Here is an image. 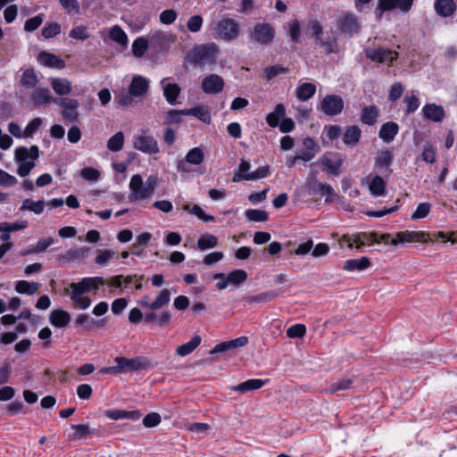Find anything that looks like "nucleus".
<instances>
[{
  "instance_id": "nucleus-1",
  "label": "nucleus",
  "mask_w": 457,
  "mask_h": 457,
  "mask_svg": "<svg viewBox=\"0 0 457 457\" xmlns=\"http://www.w3.org/2000/svg\"><path fill=\"white\" fill-rule=\"evenodd\" d=\"M220 49L216 43L209 42L195 46L186 54V60L195 68L214 66Z\"/></svg>"
},
{
  "instance_id": "nucleus-2",
  "label": "nucleus",
  "mask_w": 457,
  "mask_h": 457,
  "mask_svg": "<svg viewBox=\"0 0 457 457\" xmlns=\"http://www.w3.org/2000/svg\"><path fill=\"white\" fill-rule=\"evenodd\" d=\"M39 157V148L32 145L29 149L26 146L17 147L14 151V160L20 163L17 169V174L21 178H25L36 166L35 160Z\"/></svg>"
},
{
  "instance_id": "nucleus-3",
  "label": "nucleus",
  "mask_w": 457,
  "mask_h": 457,
  "mask_svg": "<svg viewBox=\"0 0 457 457\" xmlns=\"http://www.w3.org/2000/svg\"><path fill=\"white\" fill-rule=\"evenodd\" d=\"M213 30L216 38L231 42L238 37L240 26L236 20L227 18L218 21Z\"/></svg>"
},
{
  "instance_id": "nucleus-4",
  "label": "nucleus",
  "mask_w": 457,
  "mask_h": 457,
  "mask_svg": "<svg viewBox=\"0 0 457 457\" xmlns=\"http://www.w3.org/2000/svg\"><path fill=\"white\" fill-rule=\"evenodd\" d=\"M54 104L62 108V117L65 122H77L79 120V103L77 99L61 97L54 101Z\"/></svg>"
},
{
  "instance_id": "nucleus-5",
  "label": "nucleus",
  "mask_w": 457,
  "mask_h": 457,
  "mask_svg": "<svg viewBox=\"0 0 457 457\" xmlns=\"http://www.w3.org/2000/svg\"><path fill=\"white\" fill-rule=\"evenodd\" d=\"M308 27L312 31V35L315 40V43L324 49V52L328 54L337 52V39H327L321 38L323 27L321 23L317 20H312L308 23Z\"/></svg>"
},
{
  "instance_id": "nucleus-6",
  "label": "nucleus",
  "mask_w": 457,
  "mask_h": 457,
  "mask_svg": "<svg viewBox=\"0 0 457 457\" xmlns=\"http://www.w3.org/2000/svg\"><path fill=\"white\" fill-rule=\"evenodd\" d=\"M129 187L130 193L128 198L130 202L141 201L153 195L145 186L143 179L139 174H135L131 177Z\"/></svg>"
},
{
  "instance_id": "nucleus-7",
  "label": "nucleus",
  "mask_w": 457,
  "mask_h": 457,
  "mask_svg": "<svg viewBox=\"0 0 457 457\" xmlns=\"http://www.w3.org/2000/svg\"><path fill=\"white\" fill-rule=\"evenodd\" d=\"M338 29L340 32L347 37H353L361 29L360 20L352 12H344L338 19Z\"/></svg>"
},
{
  "instance_id": "nucleus-8",
  "label": "nucleus",
  "mask_w": 457,
  "mask_h": 457,
  "mask_svg": "<svg viewBox=\"0 0 457 457\" xmlns=\"http://www.w3.org/2000/svg\"><path fill=\"white\" fill-rule=\"evenodd\" d=\"M344 108L345 102L338 95H327L320 104V109L328 116H337Z\"/></svg>"
},
{
  "instance_id": "nucleus-9",
  "label": "nucleus",
  "mask_w": 457,
  "mask_h": 457,
  "mask_svg": "<svg viewBox=\"0 0 457 457\" xmlns=\"http://www.w3.org/2000/svg\"><path fill=\"white\" fill-rule=\"evenodd\" d=\"M274 27L270 23H256L253 29L252 37L261 45H270L275 37Z\"/></svg>"
},
{
  "instance_id": "nucleus-10",
  "label": "nucleus",
  "mask_w": 457,
  "mask_h": 457,
  "mask_svg": "<svg viewBox=\"0 0 457 457\" xmlns=\"http://www.w3.org/2000/svg\"><path fill=\"white\" fill-rule=\"evenodd\" d=\"M134 148L144 154H157L159 153L158 143L155 138L150 135H137L133 140Z\"/></svg>"
},
{
  "instance_id": "nucleus-11",
  "label": "nucleus",
  "mask_w": 457,
  "mask_h": 457,
  "mask_svg": "<svg viewBox=\"0 0 457 457\" xmlns=\"http://www.w3.org/2000/svg\"><path fill=\"white\" fill-rule=\"evenodd\" d=\"M365 55L368 59L378 63H384L386 62H393L398 57V54L396 52L383 47L367 48L365 50Z\"/></svg>"
},
{
  "instance_id": "nucleus-12",
  "label": "nucleus",
  "mask_w": 457,
  "mask_h": 457,
  "mask_svg": "<svg viewBox=\"0 0 457 457\" xmlns=\"http://www.w3.org/2000/svg\"><path fill=\"white\" fill-rule=\"evenodd\" d=\"M429 238V234L424 231H403L398 232L395 238L390 241L392 245H397L399 243L426 242Z\"/></svg>"
},
{
  "instance_id": "nucleus-13",
  "label": "nucleus",
  "mask_w": 457,
  "mask_h": 457,
  "mask_svg": "<svg viewBox=\"0 0 457 457\" xmlns=\"http://www.w3.org/2000/svg\"><path fill=\"white\" fill-rule=\"evenodd\" d=\"M224 86V79L217 74H210L204 77L201 83L202 90L208 95H217L220 93Z\"/></svg>"
},
{
  "instance_id": "nucleus-14",
  "label": "nucleus",
  "mask_w": 457,
  "mask_h": 457,
  "mask_svg": "<svg viewBox=\"0 0 457 457\" xmlns=\"http://www.w3.org/2000/svg\"><path fill=\"white\" fill-rule=\"evenodd\" d=\"M170 301V291L167 288H164L160 291L158 295L156 296L155 300L153 302L149 301V297L147 295L144 296L139 303L151 310V311H156L159 309H162V307L169 304Z\"/></svg>"
},
{
  "instance_id": "nucleus-15",
  "label": "nucleus",
  "mask_w": 457,
  "mask_h": 457,
  "mask_svg": "<svg viewBox=\"0 0 457 457\" xmlns=\"http://www.w3.org/2000/svg\"><path fill=\"white\" fill-rule=\"evenodd\" d=\"M413 4V0H378V10L380 12L399 9L403 12H408Z\"/></svg>"
},
{
  "instance_id": "nucleus-16",
  "label": "nucleus",
  "mask_w": 457,
  "mask_h": 457,
  "mask_svg": "<svg viewBox=\"0 0 457 457\" xmlns=\"http://www.w3.org/2000/svg\"><path fill=\"white\" fill-rule=\"evenodd\" d=\"M115 361L120 365V372L124 370H139L149 366V360L145 357H135L132 359L116 357Z\"/></svg>"
},
{
  "instance_id": "nucleus-17",
  "label": "nucleus",
  "mask_w": 457,
  "mask_h": 457,
  "mask_svg": "<svg viewBox=\"0 0 457 457\" xmlns=\"http://www.w3.org/2000/svg\"><path fill=\"white\" fill-rule=\"evenodd\" d=\"M58 97H54L48 88L36 87L30 96V101L35 107H41L47 105L51 103L54 104V101Z\"/></svg>"
},
{
  "instance_id": "nucleus-18",
  "label": "nucleus",
  "mask_w": 457,
  "mask_h": 457,
  "mask_svg": "<svg viewBox=\"0 0 457 457\" xmlns=\"http://www.w3.org/2000/svg\"><path fill=\"white\" fill-rule=\"evenodd\" d=\"M320 162L330 174L337 176L340 173L343 160L337 154L326 153L320 157Z\"/></svg>"
},
{
  "instance_id": "nucleus-19",
  "label": "nucleus",
  "mask_w": 457,
  "mask_h": 457,
  "mask_svg": "<svg viewBox=\"0 0 457 457\" xmlns=\"http://www.w3.org/2000/svg\"><path fill=\"white\" fill-rule=\"evenodd\" d=\"M149 89V80L141 75H136L132 78L129 87V93L134 97L145 96Z\"/></svg>"
},
{
  "instance_id": "nucleus-20",
  "label": "nucleus",
  "mask_w": 457,
  "mask_h": 457,
  "mask_svg": "<svg viewBox=\"0 0 457 457\" xmlns=\"http://www.w3.org/2000/svg\"><path fill=\"white\" fill-rule=\"evenodd\" d=\"M422 113L425 119L434 122H441L445 117L443 106L436 104H425L422 108Z\"/></svg>"
},
{
  "instance_id": "nucleus-21",
  "label": "nucleus",
  "mask_w": 457,
  "mask_h": 457,
  "mask_svg": "<svg viewBox=\"0 0 457 457\" xmlns=\"http://www.w3.org/2000/svg\"><path fill=\"white\" fill-rule=\"evenodd\" d=\"M168 80V78L162 79L160 85L163 90V96L166 101L170 104H174L180 94L181 88L178 84L169 83Z\"/></svg>"
},
{
  "instance_id": "nucleus-22",
  "label": "nucleus",
  "mask_w": 457,
  "mask_h": 457,
  "mask_svg": "<svg viewBox=\"0 0 457 457\" xmlns=\"http://www.w3.org/2000/svg\"><path fill=\"white\" fill-rule=\"evenodd\" d=\"M104 415L112 420H118L122 419L137 420L142 416L139 411H125L120 409L107 410L105 411Z\"/></svg>"
},
{
  "instance_id": "nucleus-23",
  "label": "nucleus",
  "mask_w": 457,
  "mask_h": 457,
  "mask_svg": "<svg viewBox=\"0 0 457 457\" xmlns=\"http://www.w3.org/2000/svg\"><path fill=\"white\" fill-rule=\"evenodd\" d=\"M89 252L88 247H80V248H71L65 253H62L57 255V259L62 262L63 264L74 262L78 259L85 257Z\"/></svg>"
},
{
  "instance_id": "nucleus-24",
  "label": "nucleus",
  "mask_w": 457,
  "mask_h": 457,
  "mask_svg": "<svg viewBox=\"0 0 457 457\" xmlns=\"http://www.w3.org/2000/svg\"><path fill=\"white\" fill-rule=\"evenodd\" d=\"M37 61L42 65L49 68L62 69L65 67V62L63 60L59 58L57 55L47 52H41L37 55Z\"/></svg>"
},
{
  "instance_id": "nucleus-25",
  "label": "nucleus",
  "mask_w": 457,
  "mask_h": 457,
  "mask_svg": "<svg viewBox=\"0 0 457 457\" xmlns=\"http://www.w3.org/2000/svg\"><path fill=\"white\" fill-rule=\"evenodd\" d=\"M361 137V129L356 126L346 127L343 135V142L348 147H354Z\"/></svg>"
},
{
  "instance_id": "nucleus-26",
  "label": "nucleus",
  "mask_w": 457,
  "mask_h": 457,
  "mask_svg": "<svg viewBox=\"0 0 457 457\" xmlns=\"http://www.w3.org/2000/svg\"><path fill=\"white\" fill-rule=\"evenodd\" d=\"M50 323L55 328H64L71 321V315L62 309H54L49 315Z\"/></svg>"
},
{
  "instance_id": "nucleus-27",
  "label": "nucleus",
  "mask_w": 457,
  "mask_h": 457,
  "mask_svg": "<svg viewBox=\"0 0 457 457\" xmlns=\"http://www.w3.org/2000/svg\"><path fill=\"white\" fill-rule=\"evenodd\" d=\"M144 319L147 323H154L160 327H165L171 320V313L169 311H163L160 313H156L153 311L146 313Z\"/></svg>"
},
{
  "instance_id": "nucleus-28",
  "label": "nucleus",
  "mask_w": 457,
  "mask_h": 457,
  "mask_svg": "<svg viewBox=\"0 0 457 457\" xmlns=\"http://www.w3.org/2000/svg\"><path fill=\"white\" fill-rule=\"evenodd\" d=\"M393 162V155L390 151L388 150H383L379 152L378 154L376 160H375V167L380 171V172H388L391 173L392 170L390 169V166Z\"/></svg>"
},
{
  "instance_id": "nucleus-29",
  "label": "nucleus",
  "mask_w": 457,
  "mask_h": 457,
  "mask_svg": "<svg viewBox=\"0 0 457 457\" xmlns=\"http://www.w3.org/2000/svg\"><path fill=\"white\" fill-rule=\"evenodd\" d=\"M398 131L399 126L397 123L387 121L381 126L378 135L384 142L390 143L395 139Z\"/></svg>"
},
{
  "instance_id": "nucleus-30",
  "label": "nucleus",
  "mask_w": 457,
  "mask_h": 457,
  "mask_svg": "<svg viewBox=\"0 0 457 457\" xmlns=\"http://www.w3.org/2000/svg\"><path fill=\"white\" fill-rule=\"evenodd\" d=\"M50 81L52 88L59 96H66L72 91V84L66 78H52Z\"/></svg>"
},
{
  "instance_id": "nucleus-31",
  "label": "nucleus",
  "mask_w": 457,
  "mask_h": 457,
  "mask_svg": "<svg viewBox=\"0 0 457 457\" xmlns=\"http://www.w3.org/2000/svg\"><path fill=\"white\" fill-rule=\"evenodd\" d=\"M265 385V381L259 378H251L231 387L232 391L245 394L262 388Z\"/></svg>"
},
{
  "instance_id": "nucleus-32",
  "label": "nucleus",
  "mask_w": 457,
  "mask_h": 457,
  "mask_svg": "<svg viewBox=\"0 0 457 457\" xmlns=\"http://www.w3.org/2000/svg\"><path fill=\"white\" fill-rule=\"evenodd\" d=\"M435 10L438 15L449 17L454 13L456 4L453 0H436Z\"/></svg>"
},
{
  "instance_id": "nucleus-33",
  "label": "nucleus",
  "mask_w": 457,
  "mask_h": 457,
  "mask_svg": "<svg viewBox=\"0 0 457 457\" xmlns=\"http://www.w3.org/2000/svg\"><path fill=\"white\" fill-rule=\"evenodd\" d=\"M370 266V259L366 256L359 259H350L345 262L343 269L346 271H362Z\"/></svg>"
},
{
  "instance_id": "nucleus-34",
  "label": "nucleus",
  "mask_w": 457,
  "mask_h": 457,
  "mask_svg": "<svg viewBox=\"0 0 457 457\" xmlns=\"http://www.w3.org/2000/svg\"><path fill=\"white\" fill-rule=\"evenodd\" d=\"M378 108L375 104H371L362 109L360 120L363 124L372 126L378 121Z\"/></svg>"
},
{
  "instance_id": "nucleus-35",
  "label": "nucleus",
  "mask_w": 457,
  "mask_h": 457,
  "mask_svg": "<svg viewBox=\"0 0 457 457\" xmlns=\"http://www.w3.org/2000/svg\"><path fill=\"white\" fill-rule=\"evenodd\" d=\"M374 243H379L378 233L377 232H360L355 233V247L360 249L364 245H370Z\"/></svg>"
},
{
  "instance_id": "nucleus-36",
  "label": "nucleus",
  "mask_w": 457,
  "mask_h": 457,
  "mask_svg": "<svg viewBox=\"0 0 457 457\" xmlns=\"http://www.w3.org/2000/svg\"><path fill=\"white\" fill-rule=\"evenodd\" d=\"M316 93V86L310 82H305L298 86L295 89V95L298 100L305 102L312 98Z\"/></svg>"
},
{
  "instance_id": "nucleus-37",
  "label": "nucleus",
  "mask_w": 457,
  "mask_h": 457,
  "mask_svg": "<svg viewBox=\"0 0 457 457\" xmlns=\"http://www.w3.org/2000/svg\"><path fill=\"white\" fill-rule=\"evenodd\" d=\"M286 114V107L283 104H278L273 112L266 116V122L271 128H276L279 124V120L284 118Z\"/></svg>"
},
{
  "instance_id": "nucleus-38",
  "label": "nucleus",
  "mask_w": 457,
  "mask_h": 457,
  "mask_svg": "<svg viewBox=\"0 0 457 457\" xmlns=\"http://www.w3.org/2000/svg\"><path fill=\"white\" fill-rule=\"evenodd\" d=\"M270 174V167L269 166H262L256 169L254 171H252L250 174L244 176L243 178H239L238 176H233L232 180L234 182H241L243 180L250 181V180H257L260 179L266 178Z\"/></svg>"
},
{
  "instance_id": "nucleus-39",
  "label": "nucleus",
  "mask_w": 457,
  "mask_h": 457,
  "mask_svg": "<svg viewBox=\"0 0 457 457\" xmlns=\"http://www.w3.org/2000/svg\"><path fill=\"white\" fill-rule=\"evenodd\" d=\"M201 337L195 335L187 343L178 346L176 349V353L181 357L187 356L190 354L201 344Z\"/></svg>"
},
{
  "instance_id": "nucleus-40",
  "label": "nucleus",
  "mask_w": 457,
  "mask_h": 457,
  "mask_svg": "<svg viewBox=\"0 0 457 457\" xmlns=\"http://www.w3.org/2000/svg\"><path fill=\"white\" fill-rule=\"evenodd\" d=\"M187 115L196 117L201 121L209 124L211 122L210 108L208 106H195L194 108L186 109Z\"/></svg>"
},
{
  "instance_id": "nucleus-41",
  "label": "nucleus",
  "mask_w": 457,
  "mask_h": 457,
  "mask_svg": "<svg viewBox=\"0 0 457 457\" xmlns=\"http://www.w3.org/2000/svg\"><path fill=\"white\" fill-rule=\"evenodd\" d=\"M39 79L32 68L23 71L20 83L25 88H35Z\"/></svg>"
},
{
  "instance_id": "nucleus-42",
  "label": "nucleus",
  "mask_w": 457,
  "mask_h": 457,
  "mask_svg": "<svg viewBox=\"0 0 457 457\" xmlns=\"http://www.w3.org/2000/svg\"><path fill=\"white\" fill-rule=\"evenodd\" d=\"M39 289V284L37 282H29L27 280H19L15 284V290L19 294H24L32 295L36 294Z\"/></svg>"
},
{
  "instance_id": "nucleus-43",
  "label": "nucleus",
  "mask_w": 457,
  "mask_h": 457,
  "mask_svg": "<svg viewBox=\"0 0 457 457\" xmlns=\"http://www.w3.org/2000/svg\"><path fill=\"white\" fill-rule=\"evenodd\" d=\"M45 205H46V202L44 200H38V201L35 202L32 199L28 198L22 202V204L20 207V211H21V212L29 211V212H34L37 215H39L44 212Z\"/></svg>"
},
{
  "instance_id": "nucleus-44",
  "label": "nucleus",
  "mask_w": 457,
  "mask_h": 457,
  "mask_svg": "<svg viewBox=\"0 0 457 457\" xmlns=\"http://www.w3.org/2000/svg\"><path fill=\"white\" fill-rule=\"evenodd\" d=\"M312 191L314 194L319 193L320 195H326L325 202L327 203L333 202L337 197L335 190L328 184L317 182L313 185Z\"/></svg>"
},
{
  "instance_id": "nucleus-45",
  "label": "nucleus",
  "mask_w": 457,
  "mask_h": 457,
  "mask_svg": "<svg viewBox=\"0 0 457 457\" xmlns=\"http://www.w3.org/2000/svg\"><path fill=\"white\" fill-rule=\"evenodd\" d=\"M278 296V292L277 290H271V291L262 292L256 295L247 296L246 302L249 303H268L270 301L274 300Z\"/></svg>"
},
{
  "instance_id": "nucleus-46",
  "label": "nucleus",
  "mask_w": 457,
  "mask_h": 457,
  "mask_svg": "<svg viewBox=\"0 0 457 457\" xmlns=\"http://www.w3.org/2000/svg\"><path fill=\"white\" fill-rule=\"evenodd\" d=\"M370 194L374 196L383 195L386 192V182L382 177L376 175L369 185Z\"/></svg>"
},
{
  "instance_id": "nucleus-47",
  "label": "nucleus",
  "mask_w": 457,
  "mask_h": 457,
  "mask_svg": "<svg viewBox=\"0 0 457 457\" xmlns=\"http://www.w3.org/2000/svg\"><path fill=\"white\" fill-rule=\"evenodd\" d=\"M218 245V238L212 234L205 233L202 235L197 240V247L201 251L213 248Z\"/></svg>"
},
{
  "instance_id": "nucleus-48",
  "label": "nucleus",
  "mask_w": 457,
  "mask_h": 457,
  "mask_svg": "<svg viewBox=\"0 0 457 457\" xmlns=\"http://www.w3.org/2000/svg\"><path fill=\"white\" fill-rule=\"evenodd\" d=\"M124 145V134L121 131L115 133L107 141V148L112 152H119Z\"/></svg>"
},
{
  "instance_id": "nucleus-49",
  "label": "nucleus",
  "mask_w": 457,
  "mask_h": 457,
  "mask_svg": "<svg viewBox=\"0 0 457 457\" xmlns=\"http://www.w3.org/2000/svg\"><path fill=\"white\" fill-rule=\"evenodd\" d=\"M71 299L81 310L88 308L91 304V299L88 296H83V294L76 289H71Z\"/></svg>"
},
{
  "instance_id": "nucleus-50",
  "label": "nucleus",
  "mask_w": 457,
  "mask_h": 457,
  "mask_svg": "<svg viewBox=\"0 0 457 457\" xmlns=\"http://www.w3.org/2000/svg\"><path fill=\"white\" fill-rule=\"evenodd\" d=\"M185 159L187 163L199 165L204 162V152L200 147H194L187 152Z\"/></svg>"
},
{
  "instance_id": "nucleus-51",
  "label": "nucleus",
  "mask_w": 457,
  "mask_h": 457,
  "mask_svg": "<svg viewBox=\"0 0 457 457\" xmlns=\"http://www.w3.org/2000/svg\"><path fill=\"white\" fill-rule=\"evenodd\" d=\"M245 217L250 221L254 222H264L268 220L269 214L266 211L258 209H248L245 212Z\"/></svg>"
},
{
  "instance_id": "nucleus-52",
  "label": "nucleus",
  "mask_w": 457,
  "mask_h": 457,
  "mask_svg": "<svg viewBox=\"0 0 457 457\" xmlns=\"http://www.w3.org/2000/svg\"><path fill=\"white\" fill-rule=\"evenodd\" d=\"M403 103L406 104V114H411L416 112L420 104V99L414 91L411 92V96H406L403 98Z\"/></svg>"
},
{
  "instance_id": "nucleus-53",
  "label": "nucleus",
  "mask_w": 457,
  "mask_h": 457,
  "mask_svg": "<svg viewBox=\"0 0 457 457\" xmlns=\"http://www.w3.org/2000/svg\"><path fill=\"white\" fill-rule=\"evenodd\" d=\"M110 38L121 45L125 46L128 43V37L124 30L118 25L113 26L110 30Z\"/></svg>"
},
{
  "instance_id": "nucleus-54",
  "label": "nucleus",
  "mask_w": 457,
  "mask_h": 457,
  "mask_svg": "<svg viewBox=\"0 0 457 457\" xmlns=\"http://www.w3.org/2000/svg\"><path fill=\"white\" fill-rule=\"evenodd\" d=\"M45 14L39 13L32 18L28 19L24 23V30L27 32H33L37 29L43 23Z\"/></svg>"
},
{
  "instance_id": "nucleus-55",
  "label": "nucleus",
  "mask_w": 457,
  "mask_h": 457,
  "mask_svg": "<svg viewBox=\"0 0 457 457\" xmlns=\"http://www.w3.org/2000/svg\"><path fill=\"white\" fill-rule=\"evenodd\" d=\"M148 48V42L144 37H137L132 44V52L136 57H141Z\"/></svg>"
},
{
  "instance_id": "nucleus-56",
  "label": "nucleus",
  "mask_w": 457,
  "mask_h": 457,
  "mask_svg": "<svg viewBox=\"0 0 457 457\" xmlns=\"http://www.w3.org/2000/svg\"><path fill=\"white\" fill-rule=\"evenodd\" d=\"M71 289L79 290V292L84 294L96 289L95 285L92 283L90 278H83L79 282L71 283L70 285Z\"/></svg>"
},
{
  "instance_id": "nucleus-57",
  "label": "nucleus",
  "mask_w": 457,
  "mask_h": 457,
  "mask_svg": "<svg viewBox=\"0 0 457 457\" xmlns=\"http://www.w3.org/2000/svg\"><path fill=\"white\" fill-rule=\"evenodd\" d=\"M287 71V68L283 67L280 64H275L265 69V78L267 80H271L280 74H286Z\"/></svg>"
},
{
  "instance_id": "nucleus-58",
  "label": "nucleus",
  "mask_w": 457,
  "mask_h": 457,
  "mask_svg": "<svg viewBox=\"0 0 457 457\" xmlns=\"http://www.w3.org/2000/svg\"><path fill=\"white\" fill-rule=\"evenodd\" d=\"M229 284L239 286L244 283L247 278V273L244 270H235L228 275Z\"/></svg>"
},
{
  "instance_id": "nucleus-59",
  "label": "nucleus",
  "mask_w": 457,
  "mask_h": 457,
  "mask_svg": "<svg viewBox=\"0 0 457 457\" xmlns=\"http://www.w3.org/2000/svg\"><path fill=\"white\" fill-rule=\"evenodd\" d=\"M204 19L201 15L195 14L191 16L187 22V29L192 33L199 32L202 29Z\"/></svg>"
},
{
  "instance_id": "nucleus-60",
  "label": "nucleus",
  "mask_w": 457,
  "mask_h": 457,
  "mask_svg": "<svg viewBox=\"0 0 457 457\" xmlns=\"http://www.w3.org/2000/svg\"><path fill=\"white\" fill-rule=\"evenodd\" d=\"M61 33V25L57 22H51L45 26L41 31L46 39L52 38Z\"/></svg>"
},
{
  "instance_id": "nucleus-61",
  "label": "nucleus",
  "mask_w": 457,
  "mask_h": 457,
  "mask_svg": "<svg viewBox=\"0 0 457 457\" xmlns=\"http://www.w3.org/2000/svg\"><path fill=\"white\" fill-rule=\"evenodd\" d=\"M352 384H353V380L351 378H345L339 379L336 383L331 384L329 386V387L328 388V392L330 394H333L337 391L346 390L351 387Z\"/></svg>"
},
{
  "instance_id": "nucleus-62",
  "label": "nucleus",
  "mask_w": 457,
  "mask_h": 457,
  "mask_svg": "<svg viewBox=\"0 0 457 457\" xmlns=\"http://www.w3.org/2000/svg\"><path fill=\"white\" fill-rule=\"evenodd\" d=\"M80 176L87 181L96 182L100 179L101 173L92 167H86L81 170Z\"/></svg>"
},
{
  "instance_id": "nucleus-63",
  "label": "nucleus",
  "mask_w": 457,
  "mask_h": 457,
  "mask_svg": "<svg viewBox=\"0 0 457 457\" xmlns=\"http://www.w3.org/2000/svg\"><path fill=\"white\" fill-rule=\"evenodd\" d=\"M306 333V328L303 324H295L287 329V337L289 338H301Z\"/></svg>"
},
{
  "instance_id": "nucleus-64",
  "label": "nucleus",
  "mask_w": 457,
  "mask_h": 457,
  "mask_svg": "<svg viewBox=\"0 0 457 457\" xmlns=\"http://www.w3.org/2000/svg\"><path fill=\"white\" fill-rule=\"evenodd\" d=\"M41 124H42L41 118H34L26 126V128L23 131L24 137L25 138L31 137L38 130Z\"/></svg>"
}]
</instances>
